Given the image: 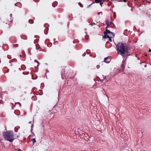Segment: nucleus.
I'll return each mask as SVG.
<instances>
[{
  "mask_svg": "<svg viewBox=\"0 0 151 151\" xmlns=\"http://www.w3.org/2000/svg\"><path fill=\"white\" fill-rule=\"evenodd\" d=\"M57 4H58V2L56 1H55L54 2L52 3V6L53 7H55L56 6H57Z\"/></svg>",
  "mask_w": 151,
  "mask_h": 151,
  "instance_id": "nucleus-8",
  "label": "nucleus"
},
{
  "mask_svg": "<svg viewBox=\"0 0 151 151\" xmlns=\"http://www.w3.org/2000/svg\"><path fill=\"white\" fill-rule=\"evenodd\" d=\"M35 62H37L38 63V64L39 63V62H38L37 61V60H35Z\"/></svg>",
  "mask_w": 151,
  "mask_h": 151,
  "instance_id": "nucleus-23",
  "label": "nucleus"
},
{
  "mask_svg": "<svg viewBox=\"0 0 151 151\" xmlns=\"http://www.w3.org/2000/svg\"><path fill=\"white\" fill-rule=\"evenodd\" d=\"M94 3V2H93V3H92L91 5H91L92 4H93V3Z\"/></svg>",
  "mask_w": 151,
  "mask_h": 151,
  "instance_id": "nucleus-30",
  "label": "nucleus"
},
{
  "mask_svg": "<svg viewBox=\"0 0 151 151\" xmlns=\"http://www.w3.org/2000/svg\"><path fill=\"white\" fill-rule=\"evenodd\" d=\"M111 58L110 57H108L105 58L104 60V61L102 62V63H103V62H105L107 63H109L110 61H111Z\"/></svg>",
  "mask_w": 151,
  "mask_h": 151,
  "instance_id": "nucleus-4",
  "label": "nucleus"
},
{
  "mask_svg": "<svg viewBox=\"0 0 151 151\" xmlns=\"http://www.w3.org/2000/svg\"><path fill=\"white\" fill-rule=\"evenodd\" d=\"M14 46L15 47H17L18 46V44H14Z\"/></svg>",
  "mask_w": 151,
  "mask_h": 151,
  "instance_id": "nucleus-18",
  "label": "nucleus"
},
{
  "mask_svg": "<svg viewBox=\"0 0 151 151\" xmlns=\"http://www.w3.org/2000/svg\"><path fill=\"white\" fill-rule=\"evenodd\" d=\"M111 34L108 33V36H109L110 37H114V34L113 33L111 32Z\"/></svg>",
  "mask_w": 151,
  "mask_h": 151,
  "instance_id": "nucleus-7",
  "label": "nucleus"
},
{
  "mask_svg": "<svg viewBox=\"0 0 151 151\" xmlns=\"http://www.w3.org/2000/svg\"><path fill=\"white\" fill-rule=\"evenodd\" d=\"M12 15V14H10V17H11Z\"/></svg>",
  "mask_w": 151,
  "mask_h": 151,
  "instance_id": "nucleus-29",
  "label": "nucleus"
},
{
  "mask_svg": "<svg viewBox=\"0 0 151 151\" xmlns=\"http://www.w3.org/2000/svg\"><path fill=\"white\" fill-rule=\"evenodd\" d=\"M113 17H114V18H116V13L115 12H114L113 13Z\"/></svg>",
  "mask_w": 151,
  "mask_h": 151,
  "instance_id": "nucleus-15",
  "label": "nucleus"
},
{
  "mask_svg": "<svg viewBox=\"0 0 151 151\" xmlns=\"http://www.w3.org/2000/svg\"><path fill=\"white\" fill-rule=\"evenodd\" d=\"M123 1L124 2H126V0H123Z\"/></svg>",
  "mask_w": 151,
  "mask_h": 151,
  "instance_id": "nucleus-24",
  "label": "nucleus"
},
{
  "mask_svg": "<svg viewBox=\"0 0 151 151\" xmlns=\"http://www.w3.org/2000/svg\"><path fill=\"white\" fill-rule=\"evenodd\" d=\"M149 52H151V50H150V49H149Z\"/></svg>",
  "mask_w": 151,
  "mask_h": 151,
  "instance_id": "nucleus-25",
  "label": "nucleus"
},
{
  "mask_svg": "<svg viewBox=\"0 0 151 151\" xmlns=\"http://www.w3.org/2000/svg\"><path fill=\"white\" fill-rule=\"evenodd\" d=\"M100 13H101V14H102V12H98L97 13L98 15H99L100 14Z\"/></svg>",
  "mask_w": 151,
  "mask_h": 151,
  "instance_id": "nucleus-22",
  "label": "nucleus"
},
{
  "mask_svg": "<svg viewBox=\"0 0 151 151\" xmlns=\"http://www.w3.org/2000/svg\"><path fill=\"white\" fill-rule=\"evenodd\" d=\"M141 65H144V64H141Z\"/></svg>",
  "mask_w": 151,
  "mask_h": 151,
  "instance_id": "nucleus-32",
  "label": "nucleus"
},
{
  "mask_svg": "<svg viewBox=\"0 0 151 151\" xmlns=\"http://www.w3.org/2000/svg\"><path fill=\"white\" fill-rule=\"evenodd\" d=\"M111 23V22H109L108 20H106L105 22V24L107 25V26L109 25Z\"/></svg>",
  "mask_w": 151,
  "mask_h": 151,
  "instance_id": "nucleus-9",
  "label": "nucleus"
},
{
  "mask_svg": "<svg viewBox=\"0 0 151 151\" xmlns=\"http://www.w3.org/2000/svg\"><path fill=\"white\" fill-rule=\"evenodd\" d=\"M18 103V104H20V106L21 105V104H20V103Z\"/></svg>",
  "mask_w": 151,
  "mask_h": 151,
  "instance_id": "nucleus-27",
  "label": "nucleus"
},
{
  "mask_svg": "<svg viewBox=\"0 0 151 151\" xmlns=\"http://www.w3.org/2000/svg\"><path fill=\"white\" fill-rule=\"evenodd\" d=\"M105 78H106V77H105V78H104L103 79H101V80H100V82H101V83H102V82H103V81L104 80V79H105Z\"/></svg>",
  "mask_w": 151,
  "mask_h": 151,
  "instance_id": "nucleus-19",
  "label": "nucleus"
},
{
  "mask_svg": "<svg viewBox=\"0 0 151 151\" xmlns=\"http://www.w3.org/2000/svg\"><path fill=\"white\" fill-rule=\"evenodd\" d=\"M32 143L33 144H34L36 142L35 138H33L32 139Z\"/></svg>",
  "mask_w": 151,
  "mask_h": 151,
  "instance_id": "nucleus-11",
  "label": "nucleus"
},
{
  "mask_svg": "<svg viewBox=\"0 0 151 151\" xmlns=\"http://www.w3.org/2000/svg\"><path fill=\"white\" fill-rule=\"evenodd\" d=\"M28 22H29L31 24H32L34 23L33 20L32 19H29Z\"/></svg>",
  "mask_w": 151,
  "mask_h": 151,
  "instance_id": "nucleus-10",
  "label": "nucleus"
},
{
  "mask_svg": "<svg viewBox=\"0 0 151 151\" xmlns=\"http://www.w3.org/2000/svg\"><path fill=\"white\" fill-rule=\"evenodd\" d=\"M108 33H111V32L109 30L106 29V31L104 32V36L103 37V38L105 39H106L107 38H109V41L111 42L112 41V40L111 39V38L109 36H108Z\"/></svg>",
  "mask_w": 151,
  "mask_h": 151,
  "instance_id": "nucleus-3",
  "label": "nucleus"
},
{
  "mask_svg": "<svg viewBox=\"0 0 151 151\" xmlns=\"http://www.w3.org/2000/svg\"><path fill=\"white\" fill-rule=\"evenodd\" d=\"M104 1V0H102L101 1V2H100L99 3H100V5L101 6H102V4H103V3Z\"/></svg>",
  "mask_w": 151,
  "mask_h": 151,
  "instance_id": "nucleus-12",
  "label": "nucleus"
},
{
  "mask_svg": "<svg viewBox=\"0 0 151 151\" xmlns=\"http://www.w3.org/2000/svg\"><path fill=\"white\" fill-rule=\"evenodd\" d=\"M100 65H97L96 66V68L97 69H99L100 68Z\"/></svg>",
  "mask_w": 151,
  "mask_h": 151,
  "instance_id": "nucleus-21",
  "label": "nucleus"
},
{
  "mask_svg": "<svg viewBox=\"0 0 151 151\" xmlns=\"http://www.w3.org/2000/svg\"><path fill=\"white\" fill-rule=\"evenodd\" d=\"M33 19H35V17H33Z\"/></svg>",
  "mask_w": 151,
  "mask_h": 151,
  "instance_id": "nucleus-31",
  "label": "nucleus"
},
{
  "mask_svg": "<svg viewBox=\"0 0 151 151\" xmlns=\"http://www.w3.org/2000/svg\"><path fill=\"white\" fill-rule=\"evenodd\" d=\"M102 0H95V2L96 3H99Z\"/></svg>",
  "mask_w": 151,
  "mask_h": 151,
  "instance_id": "nucleus-13",
  "label": "nucleus"
},
{
  "mask_svg": "<svg viewBox=\"0 0 151 151\" xmlns=\"http://www.w3.org/2000/svg\"><path fill=\"white\" fill-rule=\"evenodd\" d=\"M78 4L81 7H83V5L80 2H79L78 3Z\"/></svg>",
  "mask_w": 151,
  "mask_h": 151,
  "instance_id": "nucleus-16",
  "label": "nucleus"
},
{
  "mask_svg": "<svg viewBox=\"0 0 151 151\" xmlns=\"http://www.w3.org/2000/svg\"><path fill=\"white\" fill-rule=\"evenodd\" d=\"M93 24L95 25V24L94 23H93L90 24H89L90 25H91V26H93Z\"/></svg>",
  "mask_w": 151,
  "mask_h": 151,
  "instance_id": "nucleus-20",
  "label": "nucleus"
},
{
  "mask_svg": "<svg viewBox=\"0 0 151 151\" xmlns=\"http://www.w3.org/2000/svg\"><path fill=\"white\" fill-rule=\"evenodd\" d=\"M117 53L123 57L128 56V47L125 43H119L116 46Z\"/></svg>",
  "mask_w": 151,
  "mask_h": 151,
  "instance_id": "nucleus-1",
  "label": "nucleus"
},
{
  "mask_svg": "<svg viewBox=\"0 0 151 151\" xmlns=\"http://www.w3.org/2000/svg\"><path fill=\"white\" fill-rule=\"evenodd\" d=\"M72 73V72H70L69 74V75L68 76L67 73L66 74L65 76H67L68 77H69L70 78H74V76H71V75Z\"/></svg>",
  "mask_w": 151,
  "mask_h": 151,
  "instance_id": "nucleus-6",
  "label": "nucleus"
},
{
  "mask_svg": "<svg viewBox=\"0 0 151 151\" xmlns=\"http://www.w3.org/2000/svg\"><path fill=\"white\" fill-rule=\"evenodd\" d=\"M124 67H125V65H124V63H122L121 65L120 70L122 71H124Z\"/></svg>",
  "mask_w": 151,
  "mask_h": 151,
  "instance_id": "nucleus-5",
  "label": "nucleus"
},
{
  "mask_svg": "<svg viewBox=\"0 0 151 151\" xmlns=\"http://www.w3.org/2000/svg\"><path fill=\"white\" fill-rule=\"evenodd\" d=\"M32 123V122L31 121H29V124H31Z\"/></svg>",
  "mask_w": 151,
  "mask_h": 151,
  "instance_id": "nucleus-26",
  "label": "nucleus"
},
{
  "mask_svg": "<svg viewBox=\"0 0 151 151\" xmlns=\"http://www.w3.org/2000/svg\"><path fill=\"white\" fill-rule=\"evenodd\" d=\"M2 134L4 138L6 140L12 142L14 139V135L12 131H6L3 132Z\"/></svg>",
  "mask_w": 151,
  "mask_h": 151,
  "instance_id": "nucleus-2",
  "label": "nucleus"
},
{
  "mask_svg": "<svg viewBox=\"0 0 151 151\" xmlns=\"http://www.w3.org/2000/svg\"><path fill=\"white\" fill-rule=\"evenodd\" d=\"M141 64H144L145 67H146V66H147V64L145 62H143L142 63H141Z\"/></svg>",
  "mask_w": 151,
  "mask_h": 151,
  "instance_id": "nucleus-14",
  "label": "nucleus"
},
{
  "mask_svg": "<svg viewBox=\"0 0 151 151\" xmlns=\"http://www.w3.org/2000/svg\"><path fill=\"white\" fill-rule=\"evenodd\" d=\"M15 150L16 151H21V150L20 149L18 148L15 149Z\"/></svg>",
  "mask_w": 151,
  "mask_h": 151,
  "instance_id": "nucleus-17",
  "label": "nucleus"
},
{
  "mask_svg": "<svg viewBox=\"0 0 151 151\" xmlns=\"http://www.w3.org/2000/svg\"><path fill=\"white\" fill-rule=\"evenodd\" d=\"M61 76H62V75H63V73H62L61 74Z\"/></svg>",
  "mask_w": 151,
  "mask_h": 151,
  "instance_id": "nucleus-28",
  "label": "nucleus"
}]
</instances>
